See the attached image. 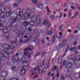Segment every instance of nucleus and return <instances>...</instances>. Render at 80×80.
<instances>
[{"label": "nucleus", "mask_w": 80, "mask_h": 80, "mask_svg": "<svg viewBox=\"0 0 80 80\" xmlns=\"http://www.w3.org/2000/svg\"><path fill=\"white\" fill-rule=\"evenodd\" d=\"M61 80H64V76H62L61 77Z\"/></svg>", "instance_id": "obj_39"}, {"label": "nucleus", "mask_w": 80, "mask_h": 80, "mask_svg": "<svg viewBox=\"0 0 80 80\" xmlns=\"http://www.w3.org/2000/svg\"><path fill=\"white\" fill-rule=\"evenodd\" d=\"M9 35H8V34L5 35V37L6 38V39L7 40H10V37H8Z\"/></svg>", "instance_id": "obj_25"}, {"label": "nucleus", "mask_w": 80, "mask_h": 80, "mask_svg": "<svg viewBox=\"0 0 80 80\" xmlns=\"http://www.w3.org/2000/svg\"><path fill=\"white\" fill-rule=\"evenodd\" d=\"M41 41L42 43H45V41H44V39H42Z\"/></svg>", "instance_id": "obj_43"}, {"label": "nucleus", "mask_w": 80, "mask_h": 80, "mask_svg": "<svg viewBox=\"0 0 80 80\" xmlns=\"http://www.w3.org/2000/svg\"><path fill=\"white\" fill-rule=\"evenodd\" d=\"M77 74H78L79 76L78 77V78H80V72L78 73H77Z\"/></svg>", "instance_id": "obj_51"}, {"label": "nucleus", "mask_w": 80, "mask_h": 80, "mask_svg": "<svg viewBox=\"0 0 80 80\" xmlns=\"http://www.w3.org/2000/svg\"><path fill=\"white\" fill-rule=\"evenodd\" d=\"M57 68V66H55L54 67H53V68H52V72H53L54 70H55Z\"/></svg>", "instance_id": "obj_24"}, {"label": "nucleus", "mask_w": 80, "mask_h": 80, "mask_svg": "<svg viewBox=\"0 0 80 80\" xmlns=\"http://www.w3.org/2000/svg\"><path fill=\"white\" fill-rule=\"evenodd\" d=\"M32 50H33V46H30L28 48H27L24 49V55L27 56L28 58V60H29V59H30L31 55H30V53L27 52V51H32Z\"/></svg>", "instance_id": "obj_6"}, {"label": "nucleus", "mask_w": 80, "mask_h": 80, "mask_svg": "<svg viewBox=\"0 0 80 80\" xmlns=\"http://www.w3.org/2000/svg\"><path fill=\"white\" fill-rule=\"evenodd\" d=\"M20 32H21V33ZM25 30H24L23 32H22V29H18V32H17L16 34L17 35H19V36H18L16 37L15 38V40L16 41H13L11 42V44L13 46V45H14L15 44H17L18 43V42L17 41V39H18V38H23L24 36H25Z\"/></svg>", "instance_id": "obj_5"}, {"label": "nucleus", "mask_w": 80, "mask_h": 80, "mask_svg": "<svg viewBox=\"0 0 80 80\" xmlns=\"http://www.w3.org/2000/svg\"><path fill=\"white\" fill-rule=\"evenodd\" d=\"M46 39L47 40H49V38H48V37H46Z\"/></svg>", "instance_id": "obj_50"}, {"label": "nucleus", "mask_w": 80, "mask_h": 80, "mask_svg": "<svg viewBox=\"0 0 80 80\" xmlns=\"http://www.w3.org/2000/svg\"><path fill=\"white\" fill-rule=\"evenodd\" d=\"M64 12H67V8L65 9H64Z\"/></svg>", "instance_id": "obj_56"}, {"label": "nucleus", "mask_w": 80, "mask_h": 80, "mask_svg": "<svg viewBox=\"0 0 80 80\" xmlns=\"http://www.w3.org/2000/svg\"><path fill=\"white\" fill-rule=\"evenodd\" d=\"M9 0H6L4 2V3H6V2H9Z\"/></svg>", "instance_id": "obj_61"}, {"label": "nucleus", "mask_w": 80, "mask_h": 80, "mask_svg": "<svg viewBox=\"0 0 80 80\" xmlns=\"http://www.w3.org/2000/svg\"><path fill=\"white\" fill-rule=\"evenodd\" d=\"M62 26H60L59 27V29L61 32H62Z\"/></svg>", "instance_id": "obj_37"}, {"label": "nucleus", "mask_w": 80, "mask_h": 80, "mask_svg": "<svg viewBox=\"0 0 80 80\" xmlns=\"http://www.w3.org/2000/svg\"><path fill=\"white\" fill-rule=\"evenodd\" d=\"M70 7L72 9V10H74V7L73 6H71Z\"/></svg>", "instance_id": "obj_49"}, {"label": "nucleus", "mask_w": 80, "mask_h": 80, "mask_svg": "<svg viewBox=\"0 0 80 80\" xmlns=\"http://www.w3.org/2000/svg\"><path fill=\"white\" fill-rule=\"evenodd\" d=\"M40 6H43V4H42L40 3L38 5H37V7H38V8H40Z\"/></svg>", "instance_id": "obj_31"}, {"label": "nucleus", "mask_w": 80, "mask_h": 80, "mask_svg": "<svg viewBox=\"0 0 80 80\" xmlns=\"http://www.w3.org/2000/svg\"><path fill=\"white\" fill-rule=\"evenodd\" d=\"M77 42H74L73 43V44L74 45H77Z\"/></svg>", "instance_id": "obj_44"}, {"label": "nucleus", "mask_w": 80, "mask_h": 80, "mask_svg": "<svg viewBox=\"0 0 80 80\" xmlns=\"http://www.w3.org/2000/svg\"><path fill=\"white\" fill-rule=\"evenodd\" d=\"M77 30H80V23H79L77 27H76Z\"/></svg>", "instance_id": "obj_28"}, {"label": "nucleus", "mask_w": 80, "mask_h": 80, "mask_svg": "<svg viewBox=\"0 0 80 80\" xmlns=\"http://www.w3.org/2000/svg\"><path fill=\"white\" fill-rule=\"evenodd\" d=\"M62 32H60L59 35H60V36H62Z\"/></svg>", "instance_id": "obj_58"}, {"label": "nucleus", "mask_w": 80, "mask_h": 80, "mask_svg": "<svg viewBox=\"0 0 80 80\" xmlns=\"http://www.w3.org/2000/svg\"><path fill=\"white\" fill-rule=\"evenodd\" d=\"M27 17L29 18H30V21L29 22H23V25L24 27H27L28 25H31V28H32V27L34 26L35 23L37 22L38 20L39 22H38V23H37L36 24L35 27H38V25H39V27H42L43 25H46V27L48 28H49L51 26V23L48 22V20L46 19L44 20L46 18H44V21L43 23H42V19H39L40 18V15L35 16V13H28V14Z\"/></svg>", "instance_id": "obj_1"}, {"label": "nucleus", "mask_w": 80, "mask_h": 80, "mask_svg": "<svg viewBox=\"0 0 80 80\" xmlns=\"http://www.w3.org/2000/svg\"><path fill=\"white\" fill-rule=\"evenodd\" d=\"M68 16L70 17L71 16V13L69 12L68 14Z\"/></svg>", "instance_id": "obj_52"}, {"label": "nucleus", "mask_w": 80, "mask_h": 80, "mask_svg": "<svg viewBox=\"0 0 80 80\" xmlns=\"http://www.w3.org/2000/svg\"><path fill=\"white\" fill-rule=\"evenodd\" d=\"M56 13V12L55 11H54L53 12V14H55Z\"/></svg>", "instance_id": "obj_62"}, {"label": "nucleus", "mask_w": 80, "mask_h": 80, "mask_svg": "<svg viewBox=\"0 0 80 80\" xmlns=\"http://www.w3.org/2000/svg\"><path fill=\"white\" fill-rule=\"evenodd\" d=\"M8 24H10V25H9L8 27H7V29H10H10H13V26L12 25V23H11L10 22H9Z\"/></svg>", "instance_id": "obj_17"}, {"label": "nucleus", "mask_w": 80, "mask_h": 80, "mask_svg": "<svg viewBox=\"0 0 80 80\" xmlns=\"http://www.w3.org/2000/svg\"><path fill=\"white\" fill-rule=\"evenodd\" d=\"M25 31V33L26 34V35H29L30 33H31L32 31V29L31 28H29L28 30L27 31H26V30H28V28H27L26 27H25V28L23 29Z\"/></svg>", "instance_id": "obj_13"}, {"label": "nucleus", "mask_w": 80, "mask_h": 80, "mask_svg": "<svg viewBox=\"0 0 80 80\" xmlns=\"http://www.w3.org/2000/svg\"><path fill=\"white\" fill-rule=\"evenodd\" d=\"M36 71H38L39 74L42 73V70L41 69L38 68L37 67Z\"/></svg>", "instance_id": "obj_22"}, {"label": "nucleus", "mask_w": 80, "mask_h": 80, "mask_svg": "<svg viewBox=\"0 0 80 80\" xmlns=\"http://www.w3.org/2000/svg\"><path fill=\"white\" fill-rule=\"evenodd\" d=\"M77 32H78V31H77V30H75L74 32V33H76Z\"/></svg>", "instance_id": "obj_57"}, {"label": "nucleus", "mask_w": 80, "mask_h": 80, "mask_svg": "<svg viewBox=\"0 0 80 80\" xmlns=\"http://www.w3.org/2000/svg\"><path fill=\"white\" fill-rule=\"evenodd\" d=\"M78 15V12H76L75 13L74 15L73 16V17H77V15Z\"/></svg>", "instance_id": "obj_36"}, {"label": "nucleus", "mask_w": 80, "mask_h": 80, "mask_svg": "<svg viewBox=\"0 0 80 80\" xmlns=\"http://www.w3.org/2000/svg\"><path fill=\"white\" fill-rule=\"evenodd\" d=\"M67 42V40L66 39L64 40L63 41V43L59 44L58 46H57L56 48V49H57V50H59V49H60V48H62V47H63L65 45H66Z\"/></svg>", "instance_id": "obj_10"}, {"label": "nucleus", "mask_w": 80, "mask_h": 80, "mask_svg": "<svg viewBox=\"0 0 80 80\" xmlns=\"http://www.w3.org/2000/svg\"><path fill=\"white\" fill-rule=\"evenodd\" d=\"M32 38V36H31L29 37V38L27 39L26 40H25L24 42V43H26V42H29L30 40V38Z\"/></svg>", "instance_id": "obj_21"}, {"label": "nucleus", "mask_w": 80, "mask_h": 80, "mask_svg": "<svg viewBox=\"0 0 80 80\" xmlns=\"http://www.w3.org/2000/svg\"><path fill=\"white\" fill-rule=\"evenodd\" d=\"M33 32L34 34H36L37 35V36H35V37H33L34 39H36L38 38H39V36L40 35V33L38 32V29H36L33 31Z\"/></svg>", "instance_id": "obj_11"}, {"label": "nucleus", "mask_w": 80, "mask_h": 80, "mask_svg": "<svg viewBox=\"0 0 80 80\" xmlns=\"http://www.w3.org/2000/svg\"><path fill=\"white\" fill-rule=\"evenodd\" d=\"M45 54V51H43L41 52V57H42Z\"/></svg>", "instance_id": "obj_27"}, {"label": "nucleus", "mask_w": 80, "mask_h": 80, "mask_svg": "<svg viewBox=\"0 0 80 80\" xmlns=\"http://www.w3.org/2000/svg\"><path fill=\"white\" fill-rule=\"evenodd\" d=\"M62 13H61L59 14V18H62Z\"/></svg>", "instance_id": "obj_42"}, {"label": "nucleus", "mask_w": 80, "mask_h": 80, "mask_svg": "<svg viewBox=\"0 0 80 80\" xmlns=\"http://www.w3.org/2000/svg\"><path fill=\"white\" fill-rule=\"evenodd\" d=\"M41 53L40 52H38L37 53V54L36 55V57H37V56H38L39 55H40Z\"/></svg>", "instance_id": "obj_40"}, {"label": "nucleus", "mask_w": 80, "mask_h": 80, "mask_svg": "<svg viewBox=\"0 0 80 80\" xmlns=\"http://www.w3.org/2000/svg\"><path fill=\"white\" fill-rule=\"evenodd\" d=\"M35 73L33 72H32V73H31V75H33V74H34Z\"/></svg>", "instance_id": "obj_63"}, {"label": "nucleus", "mask_w": 80, "mask_h": 80, "mask_svg": "<svg viewBox=\"0 0 80 80\" xmlns=\"http://www.w3.org/2000/svg\"><path fill=\"white\" fill-rule=\"evenodd\" d=\"M2 47H6V46H7V44H5L4 43L2 44Z\"/></svg>", "instance_id": "obj_41"}, {"label": "nucleus", "mask_w": 80, "mask_h": 80, "mask_svg": "<svg viewBox=\"0 0 80 80\" xmlns=\"http://www.w3.org/2000/svg\"><path fill=\"white\" fill-rule=\"evenodd\" d=\"M77 8L78 10H80V7H78Z\"/></svg>", "instance_id": "obj_60"}, {"label": "nucleus", "mask_w": 80, "mask_h": 80, "mask_svg": "<svg viewBox=\"0 0 80 80\" xmlns=\"http://www.w3.org/2000/svg\"><path fill=\"white\" fill-rule=\"evenodd\" d=\"M68 31L69 33H71L72 32V30L71 29H68Z\"/></svg>", "instance_id": "obj_45"}, {"label": "nucleus", "mask_w": 80, "mask_h": 80, "mask_svg": "<svg viewBox=\"0 0 80 80\" xmlns=\"http://www.w3.org/2000/svg\"><path fill=\"white\" fill-rule=\"evenodd\" d=\"M66 78H72V76H70V75H69L68 76H67L66 77Z\"/></svg>", "instance_id": "obj_38"}, {"label": "nucleus", "mask_w": 80, "mask_h": 80, "mask_svg": "<svg viewBox=\"0 0 80 80\" xmlns=\"http://www.w3.org/2000/svg\"><path fill=\"white\" fill-rule=\"evenodd\" d=\"M72 9H70L69 13H71V12H72Z\"/></svg>", "instance_id": "obj_64"}, {"label": "nucleus", "mask_w": 80, "mask_h": 80, "mask_svg": "<svg viewBox=\"0 0 80 80\" xmlns=\"http://www.w3.org/2000/svg\"><path fill=\"white\" fill-rule=\"evenodd\" d=\"M23 69H21L20 71V74L21 75H23L25 73L26 71L27 70V66H23L21 67Z\"/></svg>", "instance_id": "obj_9"}, {"label": "nucleus", "mask_w": 80, "mask_h": 80, "mask_svg": "<svg viewBox=\"0 0 80 80\" xmlns=\"http://www.w3.org/2000/svg\"><path fill=\"white\" fill-rule=\"evenodd\" d=\"M48 62L46 64V67L43 68L42 70L43 72H44L46 71V69L48 68L49 66H50V60H48Z\"/></svg>", "instance_id": "obj_15"}, {"label": "nucleus", "mask_w": 80, "mask_h": 80, "mask_svg": "<svg viewBox=\"0 0 80 80\" xmlns=\"http://www.w3.org/2000/svg\"><path fill=\"white\" fill-rule=\"evenodd\" d=\"M56 77L57 78L59 77V74L58 73L57 74Z\"/></svg>", "instance_id": "obj_48"}, {"label": "nucleus", "mask_w": 80, "mask_h": 80, "mask_svg": "<svg viewBox=\"0 0 80 80\" xmlns=\"http://www.w3.org/2000/svg\"><path fill=\"white\" fill-rule=\"evenodd\" d=\"M18 53H16L15 55L12 56V59H9L7 61V64L8 65H13L15 62H17L19 61L20 63H27L28 59H26L25 56H23L21 60H18Z\"/></svg>", "instance_id": "obj_3"}, {"label": "nucleus", "mask_w": 80, "mask_h": 80, "mask_svg": "<svg viewBox=\"0 0 80 80\" xmlns=\"http://www.w3.org/2000/svg\"><path fill=\"white\" fill-rule=\"evenodd\" d=\"M65 62H66V61H64V62L62 64L63 65H64V64H65Z\"/></svg>", "instance_id": "obj_59"}, {"label": "nucleus", "mask_w": 80, "mask_h": 80, "mask_svg": "<svg viewBox=\"0 0 80 80\" xmlns=\"http://www.w3.org/2000/svg\"><path fill=\"white\" fill-rule=\"evenodd\" d=\"M59 38V40L60 42H62V38L61 37H59L58 34H54L53 36L52 37V38L51 39V43H53L55 41V38Z\"/></svg>", "instance_id": "obj_7"}, {"label": "nucleus", "mask_w": 80, "mask_h": 80, "mask_svg": "<svg viewBox=\"0 0 80 80\" xmlns=\"http://www.w3.org/2000/svg\"><path fill=\"white\" fill-rule=\"evenodd\" d=\"M74 38H76L74 39V40H77V37L76 36H75L74 37Z\"/></svg>", "instance_id": "obj_55"}, {"label": "nucleus", "mask_w": 80, "mask_h": 80, "mask_svg": "<svg viewBox=\"0 0 80 80\" xmlns=\"http://www.w3.org/2000/svg\"><path fill=\"white\" fill-rule=\"evenodd\" d=\"M38 76L36 75L34 76L33 77V78H37V77H38Z\"/></svg>", "instance_id": "obj_47"}, {"label": "nucleus", "mask_w": 80, "mask_h": 80, "mask_svg": "<svg viewBox=\"0 0 80 80\" xmlns=\"http://www.w3.org/2000/svg\"><path fill=\"white\" fill-rule=\"evenodd\" d=\"M56 32V31L55 30L51 28L50 29V31L48 32L47 34L48 35H51L52 34V33H55Z\"/></svg>", "instance_id": "obj_12"}, {"label": "nucleus", "mask_w": 80, "mask_h": 80, "mask_svg": "<svg viewBox=\"0 0 80 80\" xmlns=\"http://www.w3.org/2000/svg\"><path fill=\"white\" fill-rule=\"evenodd\" d=\"M31 1L32 2V3H34L35 4H37L38 1L37 0H31Z\"/></svg>", "instance_id": "obj_29"}, {"label": "nucleus", "mask_w": 80, "mask_h": 80, "mask_svg": "<svg viewBox=\"0 0 80 80\" xmlns=\"http://www.w3.org/2000/svg\"><path fill=\"white\" fill-rule=\"evenodd\" d=\"M19 41V43H22V42H23V38H22L21 39L20 38Z\"/></svg>", "instance_id": "obj_32"}, {"label": "nucleus", "mask_w": 80, "mask_h": 80, "mask_svg": "<svg viewBox=\"0 0 80 80\" xmlns=\"http://www.w3.org/2000/svg\"><path fill=\"white\" fill-rule=\"evenodd\" d=\"M7 46L9 48H5L2 53H0V66L2 65V60H3L5 58H8L9 57V54L13 53L15 52V48L16 47H17V45L15 46L14 47H12L10 44H8Z\"/></svg>", "instance_id": "obj_2"}, {"label": "nucleus", "mask_w": 80, "mask_h": 80, "mask_svg": "<svg viewBox=\"0 0 80 80\" xmlns=\"http://www.w3.org/2000/svg\"><path fill=\"white\" fill-rule=\"evenodd\" d=\"M24 38H28V36H25L24 37Z\"/></svg>", "instance_id": "obj_54"}, {"label": "nucleus", "mask_w": 80, "mask_h": 80, "mask_svg": "<svg viewBox=\"0 0 80 80\" xmlns=\"http://www.w3.org/2000/svg\"><path fill=\"white\" fill-rule=\"evenodd\" d=\"M54 76H55V74L54 73H53L51 75V77H52L53 80L54 79Z\"/></svg>", "instance_id": "obj_34"}, {"label": "nucleus", "mask_w": 80, "mask_h": 80, "mask_svg": "<svg viewBox=\"0 0 80 80\" xmlns=\"http://www.w3.org/2000/svg\"><path fill=\"white\" fill-rule=\"evenodd\" d=\"M23 0H17V1H16V3H17L18 2V4H20V3H21V2H22Z\"/></svg>", "instance_id": "obj_26"}, {"label": "nucleus", "mask_w": 80, "mask_h": 80, "mask_svg": "<svg viewBox=\"0 0 80 80\" xmlns=\"http://www.w3.org/2000/svg\"><path fill=\"white\" fill-rule=\"evenodd\" d=\"M10 69L12 70L14 72H16L17 71V69H16V67L15 66H12L11 68Z\"/></svg>", "instance_id": "obj_18"}, {"label": "nucleus", "mask_w": 80, "mask_h": 80, "mask_svg": "<svg viewBox=\"0 0 80 80\" xmlns=\"http://www.w3.org/2000/svg\"><path fill=\"white\" fill-rule=\"evenodd\" d=\"M7 28L6 29H4L2 30V32H3V33H5V35H8V30L7 29Z\"/></svg>", "instance_id": "obj_16"}, {"label": "nucleus", "mask_w": 80, "mask_h": 80, "mask_svg": "<svg viewBox=\"0 0 80 80\" xmlns=\"http://www.w3.org/2000/svg\"><path fill=\"white\" fill-rule=\"evenodd\" d=\"M69 49V46H68L66 49L65 50V52L63 55V57H65V54L67 52V51H68V50Z\"/></svg>", "instance_id": "obj_19"}, {"label": "nucleus", "mask_w": 80, "mask_h": 80, "mask_svg": "<svg viewBox=\"0 0 80 80\" xmlns=\"http://www.w3.org/2000/svg\"><path fill=\"white\" fill-rule=\"evenodd\" d=\"M33 42H34L36 44H37L38 42H39V41H38V39H36V40H34L33 41Z\"/></svg>", "instance_id": "obj_30"}, {"label": "nucleus", "mask_w": 80, "mask_h": 80, "mask_svg": "<svg viewBox=\"0 0 80 80\" xmlns=\"http://www.w3.org/2000/svg\"><path fill=\"white\" fill-rule=\"evenodd\" d=\"M49 18L51 20H55V16L52 15L49 17Z\"/></svg>", "instance_id": "obj_20"}, {"label": "nucleus", "mask_w": 80, "mask_h": 80, "mask_svg": "<svg viewBox=\"0 0 80 80\" xmlns=\"http://www.w3.org/2000/svg\"><path fill=\"white\" fill-rule=\"evenodd\" d=\"M66 17V14H63V17L64 18H65V17Z\"/></svg>", "instance_id": "obj_53"}, {"label": "nucleus", "mask_w": 80, "mask_h": 80, "mask_svg": "<svg viewBox=\"0 0 80 80\" xmlns=\"http://www.w3.org/2000/svg\"><path fill=\"white\" fill-rule=\"evenodd\" d=\"M37 67H36L34 68H32L31 69V72H35V71H37Z\"/></svg>", "instance_id": "obj_23"}, {"label": "nucleus", "mask_w": 80, "mask_h": 80, "mask_svg": "<svg viewBox=\"0 0 80 80\" xmlns=\"http://www.w3.org/2000/svg\"><path fill=\"white\" fill-rule=\"evenodd\" d=\"M17 7V4L16 3H15L13 5V7L14 8H15Z\"/></svg>", "instance_id": "obj_35"}, {"label": "nucleus", "mask_w": 80, "mask_h": 80, "mask_svg": "<svg viewBox=\"0 0 80 80\" xmlns=\"http://www.w3.org/2000/svg\"><path fill=\"white\" fill-rule=\"evenodd\" d=\"M44 65H45V61H43L41 62V64L39 63L37 64V67H38V68L43 67H44Z\"/></svg>", "instance_id": "obj_14"}, {"label": "nucleus", "mask_w": 80, "mask_h": 80, "mask_svg": "<svg viewBox=\"0 0 80 80\" xmlns=\"http://www.w3.org/2000/svg\"><path fill=\"white\" fill-rule=\"evenodd\" d=\"M27 14V12H26L24 13V15H23V12H21V11H19V14H16L17 16L12 21V23H17L16 21L17 22H20L21 19L22 20H26V15Z\"/></svg>", "instance_id": "obj_4"}, {"label": "nucleus", "mask_w": 80, "mask_h": 80, "mask_svg": "<svg viewBox=\"0 0 80 80\" xmlns=\"http://www.w3.org/2000/svg\"><path fill=\"white\" fill-rule=\"evenodd\" d=\"M47 11H48V13H47L48 15H49V14H48V13H51V11H50V10H49V9H47Z\"/></svg>", "instance_id": "obj_33"}, {"label": "nucleus", "mask_w": 80, "mask_h": 80, "mask_svg": "<svg viewBox=\"0 0 80 80\" xmlns=\"http://www.w3.org/2000/svg\"><path fill=\"white\" fill-rule=\"evenodd\" d=\"M72 67L73 64L71 62L68 63L66 65V67L68 70L67 71V72L69 73H72Z\"/></svg>", "instance_id": "obj_8"}, {"label": "nucleus", "mask_w": 80, "mask_h": 80, "mask_svg": "<svg viewBox=\"0 0 80 80\" xmlns=\"http://www.w3.org/2000/svg\"><path fill=\"white\" fill-rule=\"evenodd\" d=\"M51 74V72H49V73H48V77H50V74Z\"/></svg>", "instance_id": "obj_46"}]
</instances>
